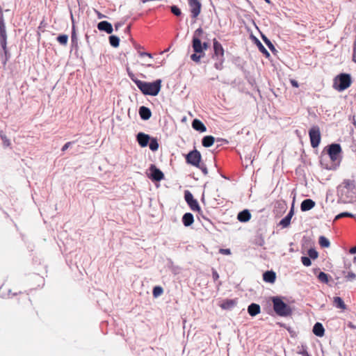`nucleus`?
Instances as JSON below:
<instances>
[{
	"instance_id": "nucleus-24",
	"label": "nucleus",
	"mask_w": 356,
	"mask_h": 356,
	"mask_svg": "<svg viewBox=\"0 0 356 356\" xmlns=\"http://www.w3.org/2000/svg\"><path fill=\"white\" fill-rule=\"evenodd\" d=\"M333 305L339 308L342 310H345L346 309V305L344 303L343 300L340 297H334L333 299Z\"/></svg>"
},
{
	"instance_id": "nucleus-18",
	"label": "nucleus",
	"mask_w": 356,
	"mask_h": 356,
	"mask_svg": "<svg viewBox=\"0 0 356 356\" xmlns=\"http://www.w3.org/2000/svg\"><path fill=\"white\" fill-rule=\"evenodd\" d=\"M248 312L250 316H254L260 313V306L257 304L252 303L248 306Z\"/></svg>"
},
{
	"instance_id": "nucleus-42",
	"label": "nucleus",
	"mask_w": 356,
	"mask_h": 356,
	"mask_svg": "<svg viewBox=\"0 0 356 356\" xmlns=\"http://www.w3.org/2000/svg\"><path fill=\"white\" fill-rule=\"evenodd\" d=\"M202 47L203 51H204L209 47V44L207 41H204V42H202Z\"/></svg>"
},
{
	"instance_id": "nucleus-17",
	"label": "nucleus",
	"mask_w": 356,
	"mask_h": 356,
	"mask_svg": "<svg viewBox=\"0 0 356 356\" xmlns=\"http://www.w3.org/2000/svg\"><path fill=\"white\" fill-rule=\"evenodd\" d=\"M314 334L319 337H322L325 334V329L321 323H316L313 327Z\"/></svg>"
},
{
	"instance_id": "nucleus-41",
	"label": "nucleus",
	"mask_w": 356,
	"mask_h": 356,
	"mask_svg": "<svg viewBox=\"0 0 356 356\" xmlns=\"http://www.w3.org/2000/svg\"><path fill=\"white\" fill-rule=\"evenodd\" d=\"M220 253L222 254H231V251L229 249H220L219 250Z\"/></svg>"
},
{
	"instance_id": "nucleus-9",
	"label": "nucleus",
	"mask_w": 356,
	"mask_h": 356,
	"mask_svg": "<svg viewBox=\"0 0 356 356\" xmlns=\"http://www.w3.org/2000/svg\"><path fill=\"white\" fill-rule=\"evenodd\" d=\"M193 18H196L201 12L202 4L199 0H188Z\"/></svg>"
},
{
	"instance_id": "nucleus-52",
	"label": "nucleus",
	"mask_w": 356,
	"mask_h": 356,
	"mask_svg": "<svg viewBox=\"0 0 356 356\" xmlns=\"http://www.w3.org/2000/svg\"><path fill=\"white\" fill-rule=\"evenodd\" d=\"M353 60L356 63V54L355 52L353 53Z\"/></svg>"
},
{
	"instance_id": "nucleus-23",
	"label": "nucleus",
	"mask_w": 356,
	"mask_h": 356,
	"mask_svg": "<svg viewBox=\"0 0 356 356\" xmlns=\"http://www.w3.org/2000/svg\"><path fill=\"white\" fill-rule=\"evenodd\" d=\"M215 138L212 136H206L202 138V144L205 147H209L214 143Z\"/></svg>"
},
{
	"instance_id": "nucleus-50",
	"label": "nucleus",
	"mask_w": 356,
	"mask_h": 356,
	"mask_svg": "<svg viewBox=\"0 0 356 356\" xmlns=\"http://www.w3.org/2000/svg\"><path fill=\"white\" fill-rule=\"evenodd\" d=\"M353 52H355V54H356V39L354 41L353 49Z\"/></svg>"
},
{
	"instance_id": "nucleus-46",
	"label": "nucleus",
	"mask_w": 356,
	"mask_h": 356,
	"mask_svg": "<svg viewBox=\"0 0 356 356\" xmlns=\"http://www.w3.org/2000/svg\"><path fill=\"white\" fill-rule=\"evenodd\" d=\"M163 293V289L161 286H157V296L161 295Z\"/></svg>"
},
{
	"instance_id": "nucleus-10",
	"label": "nucleus",
	"mask_w": 356,
	"mask_h": 356,
	"mask_svg": "<svg viewBox=\"0 0 356 356\" xmlns=\"http://www.w3.org/2000/svg\"><path fill=\"white\" fill-rule=\"evenodd\" d=\"M153 60V56L151 54L138 51V58L137 62L142 65L149 66Z\"/></svg>"
},
{
	"instance_id": "nucleus-25",
	"label": "nucleus",
	"mask_w": 356,
	"mask_h": 356,
	"mask_svg": "<svg viewBox=\"0 0 356 356\" xmlns=\"http://www.w3.org/2000/svg\"><path fill=\"white\" fill-rule=\"evenodd\" d=\"M256 44H257V46L258 47V49L266 57V58H269L270 57V54L269 52L267 51V49L264 47V46L261 44V42L256 38Z\"/></svg>"
},
{
	"instance_id": "nucleus-39",
	"label": "nucleus",
	"mask_w": 356,
	"mask_h": 356,
	"mask_svg": "<svg viewBox=\"0 0 356 356\" xmlns=\"http://www.w3.org/2000/svg\"><path fill=\"white\" fill-rule=\"evenodd\" d=\"M163 178H164L163 173L160 170L157 169V182L160 181Z\"/></svg>"
},
{
	"instance_id": "nucleus-14",
	"label": "nucleus",
	"mask_w": 356,
	"mask_h": 356,
	"mask_svg": "<svg viewBox=\"0 0 356 356\" xmlns=\"http://www.w3.org/2000/svg\"><path fill=\"white\" fill-rule=\"evenodd\" d=\"M315 202L311 199H306L303 200L300 204L302 211H307L311 210L315 207Z\"/></svg>"
},
{
	"instance_id": "nucleus-51",
	"label": "nucleus",
	"mask_w": 356,
	"mask_h": 356,
	"mask_svg": "<svg viewBox=\"0 0 356 356\" xmlns=\"http://www.w3.org/2000/svg\"><path fill=\"white\" fill-rule=\"evenodd\" d=\"M204 33L202 35L201 38L205 40H208V38H207V34H206L205 35H204Z\"/></svg>"
},
{
	"instance_id": "nucleus-58",
	"label": "nucleus",
	"mask_w": 356,
	"mask_h": 356,
	"mask_svg": "<svg viewBox=\"0 0 356 356\" xmlns=\"http://www.w3.org/2000/svg\"><path fill=\"white\" fill-rule=\"evenodd\" d=\"M266 3H270V0H264Z\"/></svg>"
},
{
	"instance_id": "nucleus-3",
	"label": "nucleus",
	"mask_w": 356,
	"mask_h": 356,
	"mask_svg": "<svg viewBox=\"0 0 356 356\" xmlns=\"http://www.w3.org/2000/svg\"><path fill=\"white\" fill-rule=\"evenodd\" d=\"M352 83V77L350 74L341 73L337 75L333 80L334 89H347Z\"/></svg>"
},
{
	"instance_id": "nucleus-43",
	"label": "nucleus",
	"mask_w": 356,
	"mask_h": 356,
	"mask_svg": "<svg viewBox=\"0 0 356 356\" xmlns=\"http://www.w3.org/2000/svg\"><path fill=\"white\" fill-rule=\"evenodd\" d=\"M145 95H156V90H143Z\"/></svg>"
},
{
	"instance_id": "nucleus-34",
	"label": "nucleus",
	"mask_w": 356,
	"mask_h": 356,
	"mask_svg": "<svg viewBox=\"0 0 356 356\" xmlns=\"http://www.w3.org/2000/svg\"><path fill=\"white\" fill-rule=\"evenodd\" d=\"M291 222L290 217L285 216L283 219H282L280 222V225L282 226V227H287Z\"/></svg>"
},
{
	"instance_id": "nucleus-54",
	"label": "nucleus",
	"mask_w": 356,
	"mask_h": 356,
	"mask_svg": "<svg viewBox=\"0 0 356 356\" xmlns=\"http://www.w3.org/2000/svg\"><path fill=\"white\" fill-rule=\"evenodd\" d=\"M152 294L154 296H156V286L152 289Z\"/></svg>"
},
{
	"instance_id": "nucleus-27",
	"label": "nucleus",
	"mask_w": 356,
	"mask_h": 356,
	"mask_svg": "<svg viewBox=\"0 0 356 356\" xmlns=\"http://www.w3.org/2000/svg\"><path fill=\"white\" fill-rule=\"evenodd\" d=\"M319 245L321 248H329L330 245V243L329 240L325 237L324 236H321L318 239Z\"/></svg>"
},
{
	"instance_id": "nucleus-5",
	"label": "nucleus",
	"mask_w": 356,
	"mask_h": 356,
	"mask_svg": "<svg viewBox=\"0 0 356 356\" xmlns=\"http://www.w3.org/2000/svg\"><path fill=\"white\" fill-rule=\"evenodd\" d=\"M204 33V31L201 27L197 29L193 33L192 39V47L193 51L198 54H202L205 55L202 47L201 36Z\"/></svg>"
},
{
	"instance_id": "nucleus-40",
	"label": "nucleus",
	"mask_w": 356,
	"mask_h": 356,
	"mask_svg": "<svg viewBox=\"0 0 356 356\" xmlns=\"http://www.w3.org/2000/svg\"><path fill=\"white\" fill-rule=\"evenodd\" d=\"M212 277L214 281H216L219 279V275L218 272L215 269H212Z\"/></svg>"
},
{
	"instance_id": "nucleus-38",
	"label": "nucleus",
	"mask_w": 356,
	"mask_h": 356,
	"mask_svg": "<svg viewBox=\"0 0 356 356\" xmlns=\"http://www.w3.org/2000/svg\"><path fill=\"white\" fill-rule=\"evenodd\" d=\"M353 214L348 213V212H344V213H341L339 214L338 216H337L336 219H339L342 217H353Z\"/></svg>"
},
{
	"instance_id": "nucleus-44",
	"label": "nucleus",
	"mask_w": 356,
	"mask_h": 356,
	"mask_svg": "<svg viewBox=\"0 0 356 356\" xmlns=\"http://www.w3.org/2000/svg\"><path fill=\"white\" fill-rule=\"evenodd\" d=\"M290 81H291V85H292V86H293V87H294V88H298L299 84H298V82L296 80H295V79H291V80H290Z\"/></svg>"
},
{
	"instance_id": "nucleus-31",
	"label": "nucleus",
	"mask_w": 356,
	"mask_h": 356,
	"mask_svg": "<svg viewBox=\"0 0 356 356\" xmlns=\"http://www.w3.org/2000/svg\"><path fill=\"white\" fill-rule=\"evenodd\" d=\"M204 55L202 54H198L194 52V54L191 55V59L196 63H200L201 58L204 57Z\"/></svg>"
},
{
	"instance_id": "nucleus-2",
	"label": "nucleus",
	"mask_w": 356,
	"mask_h": 356,
	"mask_svg": "<svg viewBox=\"0 0 356 356\" xmlns=\"http://www.w3.org/2000/svg\"><path fill=\"white\" fill-rule=\"evenodd\" d=\"M273 309L275 312L280 316H288L292 314V309L277 296L273 297Z\"/></svg>"
},
{
	"instance_id": "nucleus-22",
	"label": "nucleus",
	"mask_w": 356,
	"mask_h": 356,
	"mask_svg": "<svg viewBox=\"0 0 356 356\" xmlns=\"http://www.w3.org/2000/svg\"><path fill=\"white\" fill-rule=\"evenodd\" d=\"M261 39L263 40L264 43L266 44V46L268 47V49L272 51V53L273 54H276L277 51L275 49L273 42L264 34H261Z\"/></svg>"
},
{
	"instance_id": "nucleus-11",
	"label": "nucleus",
	"mask_w": 356,
	"mask_h": 356,
	"mask_svg": "<svg viewBox=\"0 0 356 356\" xmlns=\"http://www.w3.org/2000/svg\"><path fill=\"white\" fill-rule=\"evenodd\" d=\"M341 152V146L339 144H332L328 148V154L332 161L338 159L340 152Z\"/></svg>"
},
{
	"instance_id": "nucleus-48",
	"label": "nucleus",
	"mask_w": 356,
	"mask_h": 356,
	"mask_svg": "<svg viewBox=\"0 0 356 356\" xmlns=\"http://www.w3.org/2000/svg\"><path fill=\"white\" fill-rule=\"evenodd\" d=\"M350 252L352 254H356V245L350 250Z\"/></svg>"
},
{
	"instance_id": "nucleus-13",
	"label": "nucleus",
	"mask_w": 356,
	"mask_h": 356,
	"mask_svg": "<svg viewBox=\"0 0 356 356\" xmlns=\"http://www.w3.org/2000/svg\"><path fill=\"white\" fill-rule=\"evenodd\" d=\"M97 28L101 31H105L108 34L112 33L113 29L111 23L107 21H102L97 24Z\"/></svg>"
},
{
	"instance_id": "nucleus-12",
	"label": "nucleus",
	"mask_w": 356,
	"mask_h": 356,
	"mask_svg": "<svg viewBox=\"0 0 356 356\" xmlns=\"http://www.w3.org/2000/svg\"><path fill=\"white\" fill-rule=\"evenodd\" d=\"M129 76L132 81H134L139 89H156V82H152L150 85L143 83L137 79L134 74L129 73Z\"/></svg>"
},
{
	"instance_id": "nucleus-47",
	"label": "nucleus",
	"mask_w": 356,
	"mask_h": 356,
	"mask_svg": "<svg viewBox=\"0 0 356 356\" xmlns=\"http://www.w3.org/2000/svg\"><path fill=\"white\" fill-rule=\"evenodd\" d=\"M161 80L157 79V89H161Z\"/></svg>"
},
{
	"instance_id": "nucleus-6",
	"label": "nucleus",
	"mask_w": 356,
	"mask_h": 356,
	"mask_svg": "<svg viewBox=\"0 0 356 356\" xmlns=\"http://www.w3.org/2000/svg\"><path fill=\"white\" fill-rule=\"evenodd\" d=\"M136 140L141 147H147L149 144L152 151L156 150V139L151 138L149 135L140 132L136 136Z\"/></svg>"
},
{
	"instance_id": "nucleus-56",
	"label": "nucleus",
	"mask_w": 356,
	"mask_h": 356,
	"mask_svg": "<svg viewBox=\"0 0 356 356\" xmlns=\"http://www.w3.org/2000/svg\"><path fill=\"white\" fill-rule=\"evenodd\" d=\"M66 148H67V144L65 145V146L63 147V149H65Z\"/></svg>"
},
{
	"instance_id": "nucleus-20",
	"label": "nucleus",
	"mask_w": 356,
	"mask_h": 356,
	"mask_svg": "<svg viewBox=\"0 0 356 356\" xmlns=\"http://www.w3.org/2000/svg\"><path fill=\"white\" fill-rule=\"evenodd\" d=\"M194 222V218L192 213H186L182 217V222L186 227L191 225Z\"/></svg>"
},
{
	"instance_id": "nucleus-7",
	"label": "nucleus",
	"mask_w": 356,
	"mask_h": 356,
	"mask_svg": "<svg viewBox=\"0 0 356 356\" xmlns=\"http://www.w3.org/2000/svg\"><path fill=\"white\" fill-rule=\"evenodd\" d=\"M184 199L188 207L193 211H196L198 213H202V211L196 199L193 197V194L188 190L184 192Z\"/></svg>"
},
{
	"instance_id": "nucleus-49",
	"label": "nucleus",
	"mask_w": 356,
	"mask_h": 356,
	"mask_svg": "<svg viewBox=\"0 0 356 356\" xmlns=\"http://www.w3.org/2000/svg\"><path fill=\"white\" fill-rule=\"evenodd\" d=\"M293 214V210L291 209V210L289 211V213L286 215V216H289V217H290V220H291V218H292Z\"/></svg>"
},
{
	"instance_id": "nucleus-53",
	"label": "nucleus",
	"mask_w": 356,
	"mask_h": 356,
	"mask_svg": "<svg viewBox=\"0 0 356 356\" xmlns=\"http://www.w3.org/2000/svg\"><path fill=\"white\" fill-rule=\"evenodd\" d=\"M96 12H97V15H98V17H99V18H102V17H104V16L102 14H101L99 12H98V11H96Z\"/></svg>"
},
{
	"instance_id": "nucleus-57",
	"label": "nucleus",
	"mask_w": 356,
	"mask_h": 356,
	"mask_svg": "<svg viewBox=\"0 0 356 356\" xmlns=\"http://www.w3.org/2000/svg\"><path fill=\"white\" fill-rule=\"evenodd\" d=\"M7 60H8V58H6L5 60L3 61V65H5L6 63Z\"/></svg>"
},
{
	"instance_id": "nucleus-1",
	"label": "nucleus",
	"mask_w": 356,
	"mask_h": 356,
	"mask_svg": "<svg viewBox=\"0 0 356 356\" xmlns=\"http://www.w3.org/2000/svg\"><path fill=\"white\" fill-rule=\"evenodd\" d=\"M213 52L211 54V58L215 61L213 66L216 70H221L225 60V49L216 38L213 40Z\"/></svg>"
},
{
	"instance_id": "nucleus-32",
	"label": "nucleus",
	"mask_w": 356,
	"mask_h": 356,
	"mask_svg": "<svg viewBox=\"0 0 356 356\" xmlns=\"http://www.w3.org/2000/svg\"><path fill=\"white\" fill-rule=\"evenodd\" d=\"M57 41L62 45H66L68 41V36L67 35H60L57 38Z\"/></svg>"
},
{
	"instance_id": "nucleus-19",
	"label": "nucleus",
	"mask_w": 356,
	"mask_h": 356,
	"mask_svg": "<svg viewBox=\"0 0 356 356\" xmlns=\"http://www.w3.org/2000/svg\"><path fill=\"white\" fill-rule=\"evenodd\" d=\"M139 115L143 120H147L151 117L152 113L148 108L141 106L139 108Z\"/></svg>"
},
{
	"instance_id": "nucleus-8",
	"label": "nucleus",
	"mask_w": 356,
	"mask_h": 356,
	"mask_svg": "<svg viewBox=\"0 0 356 356\" xmlns=\"http://www.w3.org/2000/svg\"><path fill=\"white\" fill-rule=\"evenodd\" d=\"M309 139L312 147H317L321 143V131L318 126L312 127L309 131Z\"/></svg>"
},
{
	"instance_id": "nucleus-28",
	"label": "nucleus",
	"mask_w": 356,
	"mask_h": 356,
	"mask_svg": "<svg viewBox=\"0 0 356 356\" xmlns=\"http://www.w3.org/2000/svg\"><path fill=\"white\" fill-rule=\"evenodd\" d=\"M318 279L321 282L327 284L329 282V276L324 272H320L318 275Z\"/></svg>"
},
{
	"instance_id": "nucleus-30",
	"label": "nucleus",
	"mask_w": 356,
	"mask_h": 356,
	"mask_svg": "<svg viewBox=\"0 0 356 356\" xmlns=\"http://www.w3.org/2000/svg\"><path fill=\"white\" fill-rule=\"evenodd\" d=\"M109 42L111 46L118 47L119 46L120 39L115 35H111L109 37Z\"/></svg>"
},
{
	"instance_id": "nucleus-29",
	"label": "nucleus",
	"mask_w": 356,
	"mask_h": 356,
	"mask_svg": "<svg viewBox=\"0 0 356 356\" xmlns=\"http://www.w3.org/2000/svg\"><path fill=\"white\" fill-rule=\"evenodd\" d=\"M235 304H236L235 300H227L221 305V307L222 309H229V308L234 307L235 305Z\"/></svg>"
},
{
	"instance_id": "nucleus-37",
	"label": "nucleus",
	"mask_w": 356,
	"mask_h": 356,
	"mask_svg": "<svg viewBox=\"0 0 356 356\" xmlns=\"http://www.w3.org/2000/svg\"><path fill=\"white\" fill-rule=\"evenodd\" d=\"M345 278L348 281H353L356 278V275L353 272H348Z\"/></svg>"
},
{
	"instance_id": "nucleus-55",
	"label": "nucleus",
	"mask_w": 356,
	"mask_h": 356,
	"mask_svg": "<svg viewBox=\"0 0 356 356\" xmlns=\"http://www.w3.org/2000/svg\"><path fill=\"white\" fill-rule=\"evenodd\" d=\"M120 26H121V24H120V23L116 24L115 25V29H116V30H118V28H119Z\"/></svg>"
},
{
	"instance_id": "nucleus-15",
	"label": "nucleus",
	"mask_w": 356,
	"mask_h": 356,
	"mask_svg": "<svg viewBox=\"0 0 356 356\" xmlns=\"http://www.w3.org/2000/svg\"><path fill=\"white\" fill-rule=\"evenodd\" d=\"M263 279L266 282L274 283L276 280V274L272 270H268L263 274Z\"/></svg>"
},
{
	"instance_id": "nucleus-36",
	"label": "nucleus",
	"mask_w": 356,
	"mask_h": 356,
	"mask_svg": "<svg viewBox=\"0 0 356 356\" xmlns=\"http://www.w3.org/2000/svg\"><path fill=\"white\" fill-rule=\"evenodd\" d=\"M301 261H302V264L305 266H309L312 264L310 257H302Z\"/></svg>"
},
{
	"instance_id": "nucleus-33",
	"label": "nucleus",
	"mask_w": 356,
	"mask_h": 356,
	"mask_svg": "<svg viewBox=\"0 0 356 356\" xmlns=\"http://www.w3.org/2000/svg\"><path fill=\"white\" fill-rule=\"evenodd\" d=\"M170 10L172 13L177 17H179L181 15V11L177 6L174 5L170 6Z\"/></svg>"
},
{
	"instance_id": "nucleus-26",
	"label": "nucleus",
	"mask_w": 356,
	"mask_h": 356,
	"mask_svg": "<svg viewBox=\"0 0 356 356\" xmlns=\"http://www.w3.org/2000/svg\"><path fill=\"white\" fill-rule=\"evenodd\" d=\"M147 175L153 181H156V167L154 165H151L149 169L147 172Z\"/></svg>"
},
{
	"instance_id": "nucleus-35",
	"label": "nucleus",
	"mask_w": 356,
	"mask_h": 356,
	"mask_svg": "<svg viewBox=\"0 0 356 356\" xmlns=\"http://www.w3.org/2000/svg\"><path fill=\"white\" fill-rule=\"evenodd\" d=\"M308 255L311 259H315L318 257V254L315 249L311 248L308 250Z\"/></svg>"
},
{
	"instance_id": "nucleus-45",
	"label": "nucleus",
	"mask_w": 356,
	"mask_h": 356,
	"mask_svg": "<svg viewBox=\"0 0 356 356\" xmlns=\"http://www.w3.org/2000/svg\"><path fill=\"white\" fill-rule=\"evenodd\" d=\"M2 140H3V144H4L5 146H9L10 145V142H9V140L6 138H2Z\"/></svg>"
},
{
	"instance_id": "nucleus-4",
	"label": "nucleus",
	"mask_w": 356,
	"mask_h": 356,
	"mask_svg": "<svg viewBox=\"0 0 356 356\" xmlns=\"http://www.w3.org/2000/svg\"><path fill=\"white\" fill-rule=\"evenodd\" d=\"M202 159L201 154L197 149L191 151L186 156V161L188 164H191L195 167L200 168L204 174L207 173V169L204 167H200V162Z\"/></svg>"
},
{
	"instance_id": "nucleus-16",
	"label": "nucleus",
	"mask_w": 356,
	"mask_h": 356,
	"mask_svg": "<svg viewBox=\"0 0 356 356\" xmlns=\"http://www.w3.org/2000/svg\"><path fill=\"white\" fill-rule=\"evenodd\" d=\"M192 127L200 132H205L207 131V127L205 125L198 119H195L192 122Z\"/></svg>"
},
{
	"instance_id": "nucleus-59",
	"label": "nucleus",
	"mask_w": 356,
	"mask_h": 356,
	"mask_svg": "<svg viewBox=\"0 0 356 356\" xmlns=\"http://www.w3.org/2000/svg\"><path fill=\"white\" fill-rule=\"evenodd\" d=\"M306 356H309L307 353H305Z\"/></svg>"
},
{
	"instance_id": "nucleus-21",
	"label": "nucleus",
	"mask_w": 356,
	"mask_h": 356,
	"mask_svg": "<svg viewBox=\"0 0 356 356\" xmlns=\"http://www.w3.org/2000/svg\"><path fill=\"white\" fill-rule=\"evenodd\" d=\"M251 218V214L248 210H244L243 211H241L238 214V220L241 222H248Z\"/></svg>"
}]
</instances>
